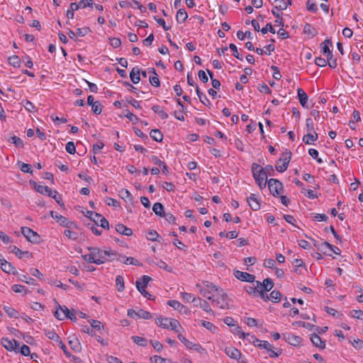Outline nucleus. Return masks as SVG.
<instances>
[{
	"label": "nucleus",
	"instance_id": "obj_1",
	"mask_svg": "<svg viewBox=\"0 0 363 363\" xmlns=\"http://www.w3.org/2000/svg\"><path fill=\"white\" fill-rule=\"evenodd\" d=\"M87 250L91 252L92 255L95 259V264H101L107 262V255H116L112 252V250L108 248L106 250H101L98 247H88Z\"/></svg>",
	"mask_w": 363,
	"mask_h": 363
},
{
	"label": "nucleus",
	"instance_id": "obj_2",
	"mask_svg": "<svg viewBox=\"0 0 363 363\" xmlns=\"http://www.w3.org/2000/svg\"><path fill=\"white\" fill-rule=\"evenodd\" d=\"M252 172L256 182H279L278 179L274 178L268 179L267 178V174H265L264 167L259 164L255 163L252 164Z\"/></svg>",
	"mask_w": 363,
	"mask_h": 363
},
{
	"label": "nucleus",
	"instance_id": "obj_3",
	"mask_svg": "<svg viewBox=\"0 0 363 363\" xmlns=\"http://www.w3.org/2000/svg\"><path fill=\"white\" fill-rule=\"evenodd\" d=\"M32 184L33 189H34L38 193L56 199V194H57L56 191H52L48 186L41 185L38 183H33Z\"/></svg>",
	"mask_w": 363,
	"mask_h": 363
},
{
	"label": "nucleus",
	"instance_id": "obj_4",
	"mask_svg": "<svg viewBox=\"0 0 363 363\" xmlns=\"http://www.w3.org/2000/svg\"><path fill=\"white\" fill-rule=\"evenodd\" d=\"M21 233L32 243H38L40 242V235L28 227H22Z\"/></svg>",
	"mask_w": 363,
	"mask_h": 363
},
{
	"label": "nucleus",
	"instance_id": "obj_5",
	"mask_svg": "<svg viewBox=\"0 0 363 363\" xmlns=\"http://www.w3.org/2000/svg\"><path fill=\"white\" fill-rule=\"evenodd\" d=\"M291 159L290 153L286 152L282 155V156L279 159L275 164V167L277 172H284L287 167Z\"/></svg>",
	"mask_w": 363,
	"mask_h": 363
},
{
	"label": "nucleus",
	"instance_id": "obj_6",
	"mask_svg": "<svg viewBox=\"0 0 363 363\" xmlns=\"http://www.w3.org/2000/svg\"><path fill=\"white\" fill-rule=\"evenodd\" d=\"M215 296H216V299H215L214 302L216 303L219 308L222 309L229 308L228 295L223 290H220Z\"/></svg>",
	"mask_w": 363,
	"mask_h": 363
},
{
	"label": "nucleus",
	"instance_id": "obj_7",
	"mask_svg": "<svg viewBox=\"0 0 363 363\" xmlns=\"http://www.w3.org/2000/svg\"><path fill=\"white\" fill-rule=\"evenodd\" d=\"M234 276L242 281H247L253 283L255 281V277L253 274H250L247 272H241L239 270H234Z\"/></svg>",
	"mask_w": 363,
	"mask_h": 363
},
{
	"label": "nucleus",
	"instance_id": "obj_8",
	"mask_svg": "<svg viewBox=\"0 0 363 363\" xmlns=\"http://www.w3.org/2000/svg\"><path fill=\"white\" fill-rule=\"evenodd\" d=\"M50 214L56 220L57 223L64 227L71 228V226L73 225V223L68 221L67 218L52 211L50 212Z\"/></svg>",
	"mask_w": 363,
	"mask_h": 363
},
{
	"label": "nucleus",
	"instance_id": "obj_9",
	"mask_svg": "<svg viewBox=\"0 0 363 363\" xmlns=\"http://www.w3.org/2000/svg\"><path fill=\"white\" fill-rule=\"evenodd\" d=\"M1 345L9 351H16L19 347V343L16 340H9L6 337L1 339Z\"/></svg>",
	"mask_w": 363,
	"mask_h": 363
},
{
	"label": "nucleus",
	"instance_id": "obj_10",
	"mask_svg": "<svg viewBox=\"0 0 363 363\" xmlns=\"http://www.w3.org/2000/svg\"><path fill=\"white\" fill-rule=\"evenodd\" d=\"M178 339L184 343V345L189 349L194 350L197 352H201L204 350L203 348L199 344H194L186 338H185L182 335L179 334L177 336Z\"/></svg>",
	"mask_w": 363,
	"mask_h": 363
},
{
	"label": "nucleus",
	"instance_id": "obj_11",
	"mask_svg": "<svg viewBox=\"0 0 363 363\" xmlns=\"http://www.w3.org/2000/svg\"><path fill=\"white\" fill-rule=\"evenodd\" d=\"M247 202L252 211H256L260 209V201L255 194H251L247 197Z\"/></svg>",
	"mask_w": 363,
	"mask_h": 363
},
{
	"label": "nucleus",
	"instance_id": "obj_12",
	"mask_svg": "<svg viewBox=\"0 0 363 363\" xmlns=\"http://www.w3.org/2000/svg\"><path fill=\"white\" fill-rule=\"evenodd\" d=\"M283 339L293 346H298L301 342V337L292 333L283 334Z\"/></svg>",
	"mask_w": 363,
	"mask_h": 363
},
{
	"label": "nucleus",
	"instance_id": "obj_13",
	"mask_svg": "<svg viewBox=\"0 0 363 363\" xmlns=\"http://www.w3.org/2000/svg\"><path fill=\"white\" fill-rule=\"evenodd\" d=\"M224 351L225 353L231 359H234L238 361L241 359L242 353L235 347H227Z\"/></svg>",
	"mask_w": 363,
	"mask_h": 363
},
{
	"label": "nucleus",
	"instance_id": "obj_14",
	"mask_svg": "<svg viewBox=\"0 0 363 363\" xmlns=\"http://www.w3.org/2000/svg\"><path fill=\"white\" fill-rule=\"evenodd\" d=\"M268 188L274 196H279L284 192L283 183H268Z\"/></svg>",
	"mask_w": 363,
	"mask_h": 363
},
{
	"label": "nucleus",
	"instance_id": "obj_15",
	"mask_svg": "<svg viewBox=\"0 0 363 363\" xmlns=\"http://www.w3.org/2000/svg\"><path fill=\"white\" fill-rule=\"evenodd\" d=\"M0 267L1 269L8 274H16L17 272L16 268L5 259H0Z\"/></svg>",
	"mask_w": 363,
	"mask_h": 363
},
{
	"label": "nucleus",
	"instance_id": "obj_16",
	"mask_svg": "<svg viewBox=\"0 0 363 363\" xmlns=\"http://www.w3.org/2000/svg\"><path fill=\"white\" fill-rule=\"evenodd\" d=\"M167 305L172 307L174 309L179 311L181 313L187 314L189 311L188 308L182 305L180 302L176 300H170L167 302Z\"/></svg>",
	"mask_w": 363,
	"mask_h": 363
},
{
	"label": "nucleus",
	"instance_id": "obj_17",
	"mask_svg": "<svg viewBox=\"0 0 363 363\" xmlns=\"http://www.w3.org/2000/svg\"><path fill=\"white\" fill-rule=\"evenodd\" d=\"M192 302L194 303L195 306L202 308L206 312L212 313V310L206 301L200 298H194Z\"/></svg>",
	"mask_w": 363,
	"mask_h": 363
},
{
	"label": "nucleus",
	"instance_id": "obj_18",
	"mask_svg": "<svg viewBox=\"0 0 363 363\" xmlns=\"http://www.w3.org/2000/svg\"><path fill=\"white\" fill-rule=\"evenodd\" d=\"M257 287L259 289V287H264V289H262L264 291H269L274 286V282L272 279L267 278L264 279L263 282L261 283L259 281H256Z\"/></svg>",
	"mask_w": 363,
	"mask_h": 363
},
{
	"label": "nucleus",
	"instance_id": "obj_19",
	"mask_svg": "<svg viewBox=\"0 0 363 363\" xmlns=\"http://www.w3.org/2000/svg\"><path fill=\"white\" fill-rule=\"evenodd\" d=\"M311 341L312 342L313 345L318 347L321 350H323L325 348V343L323 342L319 335H318L316 333H313L311 335L310 337Z\"/></svg>",
	"mask_w": 363,
	"mask_h": 363
},
{
	"label": "nucleus",
	"instance_id": "obj_20",
	"mask_svg": "<svg viewBox=\"0 0 363 363\" xmlns=\"http://www.w3.org/2000/svg\"><path fill=\"white\" fill-rule=\"evenodd\" d=\"M318 134L315 131L307 132V134L303 135V142L308 145H311L313 142L318 140Z\"/></svg>",
	"mask_w": 363,
	"mask_h": 363
},
{
	"label": "nucleus",
	"instance_id": "obj_21",
	"mask_svg": "<svg viewBox=\"0 0 363 363\" xmlns=\"http://www.w3.org/2000/svg\"><path fill=\"white\" fill-rule=\"evenodd\" d=\"M332 45V42L330 39L325 40L320 45L322 52L326 54L327 57H333L332 52L330 50V46Z\"/></svg>",
	"mask_w": 363,
	"mask_h": 363
},
{
	"label": "nucleus",
	"instance_id": "obj_22",
	"mask_svg": "<svg viewBox=\"0 0 363 363\" xmlns=\"http://www.w3.org/2000/svg\"><path fill=\"white\" fill-rule=\"evenodd\" d=\"M253 344L261 349H265L267 350H271L272 345L266 340H260L255 337H252Z\"/></svg>",
	"mask_w": 363,
	"mask_h": 363
},
{
	"label": "nucleus",
	"instance_id": "obj_23",
	"mask_svg": "<svg viewBox=\"0 0 363 363\" xmlns=\"http://www.w3.org/2000/svg\"><path fill=\"white\" fill-rule=\"evenodd\" d=\"M116 230L118 233H120L121 235H126V236H130L133 235L132 229L126 227L123 224H121V223L117 224L116 225Z\"/></svg>",
	"mask_w": 363,
	"mask_h": 363
},
{
	"label": "nucleus",
	"instance_id": "obj_24",
	"mask_svg": "<svg viewBox=\"0 0 363 363\" xmlns=\"http://www.w3.org/2000/svg\"><path fill=\"white\" fill-rule=\"evenodd\" d=\"M297 94H298V98L301 105L303 107L308 108V106L306 105L308 99L307 94L302 89L298 88L297 90Z\"/></svg>",
	"mask_w": 363,
	"mask_h": 363
},
{
	"label": "nucleus",
	"instance_id": "obj_25",
	"mask_svg": "<svg viewBox=\"0 0 363 363\" xmlns=\"http://www.w3.org/2000/svg\"><path fill=\"white\" fill-rule=\"evenodd\" d=\"M140 73L138 67H135L132 69L130 73V78L133 84H138L140 81Z\"/></svg>",
	"mask_w": 363,
	"mask_h": 363
},
{
	"label": "nucleus",
	"instance_id": "obj_26",
	"mask_svg": "<svg viewBox=\"0 0 363 363\" xmlns=\"http://www.w3.org/2000/svg\"><path fill=\"white\" fill-rule=\"evenodd\" d=\"M119 196L127 202H132L133 197L129 191L125 189H122L118 192Z\"/></svg>",
	"mask_w": 363,
	"mask_h": 363
},
{
	"label": "nucleus",
	"instance_id": "obj_27",
	"mask_svg": "<svg viewBox=\"0 0 363 363\" xmlns=\"http://www.w3.org/2000/svg\"><path fill=\"white\" fill-rule=\"evenodd\" d=\"M135 286L137 289L140 292V294L144 297L147 298L150 300L152 299V296L145 290V288L144 286H142V283L140 282V281H136Z\"/></svg>",
	"mask_w": 363,
	"mask_h": 363
},
{
	"label": "nucleus",
	"instance_id": "obj_28",
	"mask_svg": "<svg viewBox=\"0 0 363 363\" xmlns=\"http://www.w3.org/2000/svg\"><path fill=\"white\" fill-rule=\"evenodd\" d=\"M95 217L97 218V220H98V225H100L101 228H104V229H109V223H108V221L104 218L103 217L101 214L99 213H96L94 214Z\"/></svg>",
	"mask_w": 363,
	"mask_h": 363
},
{
	"label": "nucleus",
	"instance_id": "obj_29",
	"mask_svg": "<svg viewBox=\"0 0 363 363\" xmlns=\"http://www.w3.org/2000/svg\"><path fill=\"white\" fill-rule=\"evenodd\" d=\"M274 50V46L272 44L265 46L264 48H257L256 52L258 55H263L264 53L270 55L272 52Z\"/></svg>",
	"mask_w": 363,
	"mask_h": 363
},
{
	"label": "nucleus",
	"instance_id": "obj_30",
	"mask_svg": "<svg viewBox=\"0 0 363 363\" xmlns=\"http://www.w3.org/2000/svg\"><path fill=\"white\" fill-rule=\"evenodd\" d=\"M152 211L157 216H160V217H162V216L165 213L164 211L163 205L160 202H157V203H154V205L152 206Z\"/></svg>",
	"mask_w": 363,
	"mask_h": 363
},
{
	"label": "nucleus",
	"instance_id": "obj_31",
	"mask_svg": "<svg viewBox=\"0 0 363 363\" xmlns=\"http://www.w3.org/2000/svg\"><path fill=\"white\" fill-rule=\"evenodd\" d=\"M187 18H188V14H187L186 11H185V9H180L177 11L176 18L179 23H184L186 20Z\"/></svg>",
	"mask_w": 363,
	"mask_h": 363
},
{
	"label": "nucleus",
	"instance_id": "obj_32",
	"mask_svg": "<svg viewBox=\"0 0 363 363\" xmlns=\"http://www.w3.org/2000/svg\"><path fill=\"white\" fill-rule=\"evenodd\" d=\"M150 136L157 142H161L163 139V135L158 129L152 130L150 133Z\"/></svg>",
	"mask_w": 363,
	"mask_h": 363
},
{
	"label": "nucleus",
	"instance_id": "obj_33",
	"mask_svg": "<svg viewBox=\"0 0 363 363\" xmlns=\"http://www.w3.org/2000/svg\"><path fill=\"white\" fill-rule=\"evenodd\" d=\"M274 4L273 9H274V10L284 11L287 8V4L284 0H274Z\"/></svg>",
	"mask_w": 363,
	"mask_h": 363
},
{
	"label": "nucleus",
	"instance_id": "obj_34",
	"mask_svg": "<svg viewBox=\"0 0 363 363\" xmlns=\"http://www.w3.org/2000/svg\"><path fill=\"white\" fill-rule=\"evenodd\" d=\"M155 323L157 325L163 328H169V319L167 318H157L155 320Z\"/></svg>",
	"mask_w": 363,
	"mask_h": 363
},
{
	"label": "nucleus",
	"instance_id": "obj_35",
	"mask_svg": "<svg viewBox=\"0 0 363 363\" xmlns=\"http://www.w3.org/2000/svg\"><path fill=\"white\" fill-rule=\"evenodd\" d=\"M12 252L14 253L19 259H21L23 255L30 256L28 251H22L16 246H13Z\"/></svg>",
	"mask_w": 363,
	"mask_h": 363
},
{
	"label": "nucleus",
	"instance_id": "obj_36",
	"mask_svg": "<svg viewBox=\"0 0 363 363\" xmlns=\"http://www.w3.org/2000/svg\"><path fill=\"white\" fill-rule=\"evenodd\" d=\"M214 292L213 291H210L207 289L201 288L200 289V294L205 298H206L208 300H211L212 301H215V295L211 296L210 294Z\"/></svg>",
	"mask_w": 363,
	"mask_h": 363
},
{
	"label": "nucleus",
	"instance_id": "obj_37",
	"mask_svg": "<svg viewBox=\"0 0 363 363\" xmlns=\"http://www.w3.org/2000/svg\"><path fill=\"white\" fill-rule=\"evenodd\" d=\"M4 310L10 318H17L18 317V311L11 306H4Z\"/></svg>",
	"mask_w": 363,
	"mask_h": 363
},
{
	"label": "nucleus",
	"instance_id": "obj_38",
	"mask_svg": "<svg viewBox=\"0 0 363 363\" xmlns=\"http://www.w3.org/2000/svg\"><path fill=\"white\" fill-rule=\"evenodd\" d=\"M9 63L14 67H19L21 66V60L17 55H12L9 57Z\"/></svg>",
	"mask_w": 363,
	"mask_h": 363
},
{
	"label": "nucleus",
	"instance_id": "obj_39",
	"mask_svg": "<svg viewBox=\"0 0 363 363\" xmlns=\"http://www.w3.org/2000/svg\"><path fill=\"white\" fill-rule=\"evenodd\" d=\"M131 339L135 344L140 346L145 347L147 344V340L142 337L134 335L132 336Z\"/></svg>",
	"mask_w": 363,
	"mask_h": 363
},
{
	"label": "nucleus",
	"instance_id": "obj_40",
	"mask_svg": "<svg viewBox=\"0 0 363 363\" xmlns=\"http://www.w3.org/2000/svg\"><path fill=\"white\" fill-rule=\"evenodd\" d=\"M116 284L117 286V289L119 292H121L124 290V279L123 277L121 275H118L116 278Z\"/></svg>",
	"mask_w": 363,
	"mask_h": 363
},
{
	"label": "nucleus",
	"instance_id": "obj_41",
	"mask_svg": "<svg viewBox=\"0 0 363 363\" xmlns=\"http://www.w3.org/2000/svg\"><path fill=\"white\" fill-rule=\"evenodd\" d=\"M294 263L295 264L294 272L298 274H302L300 267H305L304 262L300 259H295Z\"/></svg>",
	"mask_w": 363,
	"mask_h": 363
},
{
	"label": "nucleus",
	"instance_id": "obj_42",
	"mask_svg": "<svg viewBox=\"0 0 363 363\" xmlns=\"http://www.w3.org/2000/svg\"><path fill=\"white\" fill-rule=\"evenodd\" d=\"M137 316L140 318L145 319V320H149L152 318V315L150 313H149L148 311H144L143 309H139L137 311Z\"/></svg>",
	"mask_w": 363,
	"mask_h": 363
},
{
	"label": "nucleus",
	"instance_id": "obj_43",
	"mask_svg": "<svg viewBox=\"0 0 363 363\" xmlns=\"http://www.w3.org/2000/svg\"><path fill=\"white\" fill-rule=\"evenodd\" d=\"M70 347L75 352H78L81 351V345L78 340H72L69 341Z\"/></svg>",
	"mask_w": 363,
	"mask_h": 363
},
{
	"label": "nucleus",
	"instance_id": "obj_44",
	"mask_svg": "<svg viewBox=\"0 0 363 363\" xmlns=\"http://www.w3.org/2000/svg\"><path fill=\"white\" fill-rule=\"evenodd\" d=\"M203 284L205 285V287L203 289H209L210 291H213L216 294L218 293L220 291V290H222L221 289H220L215 284H212L211 282L207 281H204Z\"/></svg>",
	"mask_w": 363,
	"mask_h": 363
},
{
	"label": "nucleus",
	"instance_id": "obj_45",
	"mask_svg": "<svg viewBox=\"0 0 363 363\" xmlns=\"http://www.w3.org/2000/svg\"><path fill=\"white\" fill-rule=\"evenodd\" d=\"M272 14L276 17L277 20L275 21V23L278 24L279 26H283V18H282V13H279L274 10V9H272Z\"/></svg>",
	"mask_w": 363,
	"mask_h": 363
},
{
	"label": "nucleus",
	"instance_id": "obj_46",
	"mask_svg": "<svg viewBox=\"0 0 363 363\" xmlns=\"http://www.w3.org/2000/svg\"><path fill=\"white\" fill-rule=\"evenodd\" d=\"M11 289L16 293H21L22 291H24V294H27L29 292V290L26 289L25 286L21 284L13 285Z\"/></svg>",
	"mask_w": 363,
	"mask_h": 363
},
{
	"label": "nucleus",
	"instance_id": "obj_47",
	"mask_svg": "<svg viewBox=\"0 0 363 363\" xmlns=\"http://www.w3.org/2000/svg\"><path fill=\"white\" fill-rule=\"evenodd\" d=\"M269 299L274 302H279L281 299V293L279 291L274 290L270 293Z\"/></svg>",
	"mask_w": 363,
	"mask_h": 363
},
{
	"label": "nucleus",
	"instance_id": "obj_48",
	"mask_svg": "<svg viewBox=\"0 0 363 363\" xmlns=\"http://www.w3.org/2000/svg\"><path fill=\"white\" fill-rule=\"evenodd\" d=\"M9 141L14 144L18 147H23V140L17 137V136H13L9 139Z\"/></svg>",
	"mask_w": 363,
	"mask_h": 363
},
{
	"label": "nucleus",
	"instance_id": "obj_49",
	"mask_svg": "<svg viewBox=\"0 0 363 363\" xmlns=\"http://www.w3.org/2000/svg\"><path fill=\"white\" fill-rule=\"evenodd\" d=\"M332 248V245L328 242H323L318 246V250L321 251L323 254L327 255L326 249Z\"/></svg>",
	"mask_w": 363,
	"mask_h": 363
},
{
	"label": "nucleus",
	"instance_id": "obj_50",
	"mask_svg": "<svg viewBox=\"0 0 363 363\" xmlns=\"http://www.w3.org/2000/svg\"><path fill=\"white\" fill-rule=\"evenodd\" d=\"M91 110L92 111L96 114L99 115L102 111V106L99 101H95L94 104L91 106Z\"/></svg>",
	"mask_w": 363,
	"mask_h": 363
},
{
	"label": "nucleus",
	"instance_id": "obj_51",
	"mask_svg": "<svg viewBox=\"0 0 363 363\" xmlns=\"http://www.w3.org/2000/svg\"><path fill=\"white\" fill-rule=\"evenodd\" d=\"M112 252L115 253L116 255H107V262H112L114 260L120 259V258H123V259L125 258V255L118 254L114 250H112Z\"/></svg>",
	"mask_w": 363,
	"mask_h": 363
},
{
	"label": "nucleus",
	"instance_id": "obj_52",
	"mask_svg": "<svg viewBox=\"0 0 363 363\" xmlns=\"http://www.w3.org/2000/svg\"><path fill=\"white\" fill-rule=\"evenodd\" d=\"M130 4V6L133 8V9H140L142 12H145V8L138 1H135V0H133L132 1H130L129 3Z\"/></svg>",
	"mask_w": 363,
	"mask_h": 363
},
{
	"label": "nucleus",
	"instance_id": "obj_53",
	"mask_svg": "<svg viewBox=\"0 0 363 363\" xmlns=\"http://www.w3.org/2000/svg\"><path fill=\"white\" fill-rule=\"evenodd\" d=\"M207 72L209 75V77H211V80H212V86L214 88V89H219L220 86V82L219 80L216 79H213V72L209 70V69H207Z\"/></svg>",
	"mask_w": 363,
	"mask_h": 363
},
{
	"label": "nucleus",
	"instance_id": "obj_54",
	"mask_svg": "<svg viewBox=\"0 0 363 363\" xmlns=\"http://www.w3.org/2000/svg\"><path fill=\"white\" fill-rule=\"evenodd\" d=\"M45 335L50 340H55L57 342H60V341L59 335L56 333L52 331V330L47 331L45 333Z\"/></svg>",
	"mask_w": 363,
	"mask_h": 363
},
{
	"label": "nucleus",
	"instance_id": "obj_55",
	"mask_svg": "<svg viewBox=\"0 0 363 363\" xmlns=\"http://www.w3.org/2000/svg\"><path fill=\"white\" fill-rule=\"evenodd\" d=\"M173 330L178 331V328H181V325L179 321L175 319H169V328Z\"/></svg>",
	"mask_w": 363,
	"mask_h": 363
},
{
	"label": "nucleus",
	"instance_id": "obj_56",
	"mask_svg": "<svg viewBox=\"0 0 363 363\" xmlns=\"http://www.w3.org/2000/svg\"><path fill=\"white\" fill-rule=\"evenodd\" d=\"M196 94H197L200 101L202 104H206V101L208 102V99L207 96L203 93L200 91V90L197 86L196 88Z\"/></svg>",
	"mask_w": 363,
	"mask_h": 363
},
{
	"label": "nucleus",
	"instance_id": "obj_57",
	"mask_svg": "<svg viewBox=\"0 0 363 363\" xmlns=\"http://www.w3.org/2000/svg\"><path fill=\"white\" fill-rule=\"evenodd\" d=\"M159 237H160L159 234L157 233V231H155L154 230H150L147 235V240H151V241L157 240V238Z\"/></svg>",
	"mask_w": 363,
	"mask_h": 363
},
{
	"label": "nucleus",
	"instance_id": "obj_58",
	"mask_svg": "<svg viewBox=\"0 0 363 363\" xmlns=\"http://www.w3.org/2000/svg\"><path fill=\"white\" fill-rule=\"evenodd\" d=\"M64 234L66 237H67L69 239H71L72 240H75L78 238L77 233L73 232L69 229H66L64 232Z\"/></svg>",
	"mask_w": 363,
	"mask_h": 363
},
{
	"label": "nucleus",
	"instance_id": "obj_59",
	"mask_svg": "<svg viewBox=\"0 0 363 363\" xmlns=\"http://www.w3.org/2000/svg\"><path fill=\"white\" fill-rule=\"evenodd\" d=\"M162 217H164L168 223L176 224V218L173 214L165 212Z\"/></svg>",
	"mask_w": 363,
	"mask_h": 363
},
{
	"label": "nucleus",
	"instance_id": "obj_60",
	"mask_svg": "<svg viewBox=\"0 0 363 363\" xmlns=\"http://www.w3.org/2000/svg\"><path fill=\"white\" fill-rule=\"evenodd\" d=\"M125 260L124 261V264H133V265H135V266H140L141 265V263L135 259V258L132 257H125Z\"/></svg>",
	"mask_w": 363,
	"mask_h": 363
},
{
	"label": "nucleus",
	"instance_id": "obj_61",
	"mask_svg": "<svg viewBox=\"0 0 363 363\" xmlns=\"http://www.w3.org/2000/svg\"><path fill=\"white\" fill-rule=\"evenodd\" d=\"M80 9H84L86 7H91L94 5L93 0H81L79 2Z\"/></svg>",
	"mask_w": 363,
	"mask_h": 363
},
{
	"label": "nucleus",
	"instance_id": "obj_62",
	"mask_svg": "<svg viewBox=\"0 0 363 363\" xmlns=\"http://www.w3.org/2000/svg\"><path fill=\"white\" fill-rule=\"evenodd\" d=\"M65 149H66V151L68 153L72 154V155L74 154L75 152H76L75 145H74V143L73 142H68L66 144Z\"/></svg>",
	"mask_w": 363,
	"mask_h": 363
},
{
	"label": "nucleus",
	"instance_id": "obj_63",
	"mask_svg": "<svg viewBox=\"0 0 363 363\" xmlns=\"http://www.w3.org/2000/svg\"><path fill=\"white\" fill-rule=\"evenodd\" d=\"M352 316L357 319L363 320V311L361 310H354L352 311Z\"/></svg>",
	"mask_w": 363,
	"mask_h": 363
},
{
	"label": "nucleus",
	"instance_id": "obj_64",
	"mask_svg": "<svg viewBox=\"0 0 363 363\" xmlns=\"http://www.w3.org/2000/svg\"><path fill=\"white\" fill-rule=\"evenodd\" d=\"M153 359L155 363H171L170 359H165L157 355H155Z\"/></svg>",
	"mask_w": 363,
	"mask_h": 363
}]
</instances>
